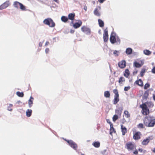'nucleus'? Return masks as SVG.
<instances>
[{
	"label": "nucleus",
	"mask_w": 155,
	"mask_h": 155,
	"mask_svg": "<svg viewBox=\"0 0 155 155\" xmlns=\"http://www.w3.org/2000/svg\"><path fill=\"white\" fill-rule=\"evenodd\" d=\"M92 145L96 148H99L100 146V143L98 141H95L92 143Z\"/></svg>",
	"instance_id": "17"
},
{
	"label": "nucleus",
	"mask_w": 155,
	"mask_h": 155,
	"mask_svg": "<svg viewBox=\"0 0 155 155\" xmlns=\"http://www.w3.org/2000/svg\"><path fill=\"white\" fill-rule=\"evenodd\" d=\"M153 99L155 101V95L153 96Z\"/></svg>",
	"instance_id": "58"
},
{
	"label": "nucleus",
	"mask_w": 155,
	"mask_h": 155,
	"mask_svg": "<svg viewBox=\"0 0 155 155\" xmlns=\"http://www.w3.org/2000/svg\"><path fill=\"white\" fill-rule=\"evenodd\" d=\"M43 43V42H40L39 43V46L40 47H41L42 46Z\"/></svg>",
	"instance_id": "48"
},
{
	"label": "nucleus",
	"mask_w": 155,
	"mask_h": 155,
	"mask_svg": "<svg viewBox=\"0 0 155 155\" xmlns=\"http://www.w3.org/2000/svg\"><path fill=\"white\" fill-rule=\"evenodd\" d=\"M107 122L109 124H110V126H111V125H113V124H112V123L110 122V120L109 119H107Z\"/></svg>",
	"instance_id": "46"
},
{
	"label": "nucleus",
	"mask_w": 155,
	"mask_h": 155,
	"mask_svg": "<svg viewBox=\"0 0 155 155\" xmlns=\"http://www.w3.org/2000/svg\"><path fill=\"white\" fill-rule=\"evenodd\" d=\"M150 86V84L149 83H146V89L147 88L149 87Z\"/></svg>",
	"instance_id": "47"
},
{
	"label": "nucleus",
	"mask_w": 155,
	"mask_h": 155,
	"mask_svg": "<svg viewBox=\"0 0 155 155\" xmlns=\"http://www.w3.org/2000/svg\"><path fill=\"white\" fill-rule=\"evenodd\" d=\"M137 71H134L133 73V74L134 75L135 74H136L137 73Z\"/></svg>",
	"instance_id": "55"
},
{
	"label": "nucleus",
	"mask_w": 155,
	"mask_h": 155,
	"mask_svg": "<svg viewBox=\"0 0 155 155\" xmlns=\"http://www.w3.org/2000/svg\"><path fill=\"white\" fill-rule=\"evenodd\" d=\"M49 48H46V49L45 50V52L46 54L48 53V52H49Z\"/></svg>",
	"instance_id": "44"
},
{
	"label": "nucleus",
	"mask_w": 155,
	"mask_h": 155,
	"mask_svg": "<svg viewBox=\"0 0 155 155\" xmlns=\"http://www.w3.org/2000/svg\"><path fill=\"white\" fill-rule=\"evenodd\" d=\"M153 136H150L149 137L147 138H146V143L147 142V143H149L150 140H151L153 139Z\"/></svg>",
	"instance_id": "35"
},
{
	"label": "nucleus",
	"mask_w": 155,
	"mask_h": 155,
	"mask_svg": "<svg viewBox=\"0 0 155 155\" xmlns=\"http://www.w3.org/2000/svg\"><path fill=\"white\" fill-rule=\"evenodd\" d=\"M113 92L114 94V96H119L118 91L117 89H114L113 90Z\"/></svg>",
	"instance_id": "34"
},
{
	"label": "nucleus",
	"mask_w": 155,
	"mask_h": 155,
	"mask_svg": "<svg viewBox=\"0 0 155 155\" xmlns=\"http://www.w3.org/2000/svg\"><path fill=\"white\" fill-rule=\"evenodd\" d=\"M154 104L151 102H146V115L149 113V110L148 108L152 107Z\"/></svg>",
	"instance_id": "4"
},
{
	"label": "nucleus",
	"mask_w": 155,
	"mask_h": 155,
	"mask_svg": "<svg viewBox=\"0 0 155 155\" xmlns=\"http://www.w3.org/2000/svg\"><path fill=\"white\" fill-rule=\"evenodd\" d=\"M13 106V105L12 104H9V106L8 107V110L10 111H12V107Z\"/></svg>",
	"instance_id": "36"
},
{
	"label": "nucleus",
	"mask_w": 155,
	"mask_h": 155,
	"mask_svg": "<svg viewBox=\"0 0 155 155\" xmlns=\"http://www.w3.org/2000/svg\"><path fill=\"white\" fill-rule=\"evenodd\" d=\"M61 21L64 22H67L68 20V18L67 17L64 16L61 17Z\"/></svg>",
	"instance_id": "29"
},
{
	"label": "nucleus",
	"mask_w": 155,
	"mask_h": 155,
	"mask_svg": "<svg viewBox=\"0 0 155 155\" xmlns=\"http://www.w3.org/2000/svg\"><path fill=\"white\" fill-rule=\"evenodd\" d=\"M118 118V116L117 115H115L113 117V121L115 122Z\"/></svg>",
	"instance_id": "37"
},
{
	"label": "nucleus",
	"mask_w": 155,
	"mask_h": 155,
	"mask_svg": "<svg viewBox=\"0 0 155 155\" xmlns=\"http://www.w3.org/2000/svg\"><path fill=\"white\" fill-rule=\"evenodd\" d=\"M110 134H111L112 133L115 132V130L114 129L113 127V125H111V126H110Z\"/></svg>",
	"instance_id": "31"
},
{
	"label": "nucleus",
	"mask_w": 155,
	"mask_h": 155,
	"mask_svg": "<svg viewBox=\"0 0 155 155\" xmlns=\"http://www.w3.org/2000/svg\"><path fill=\"white\" fill-rule=\"evenodd\" d=\"M141 133L139 131L136 132H134L133 131V139L135 140H138L140 139L141 138Z\"/></svg>",
	"instance_id": "7"
},
{
	"label": "nucleus",
	"mask_w": 155,
	"mask_h": 155,
	"mask_svg": "<svg viewBox=\"0 0 155 155\" xmlns=\"http://www.w3.org/2000/svg\"><path fill=\"white\" fill-rule=\"evenodd\" d=\"M125 148L129 151H133L134 154L137 155L138 153L137 150L136 149V146L134 143L129 142L126 143Z\"/></svg>",
	"instance_id": "1"
},
{
	"label": "nucleus",
	"mask_w": 155,
	"mask_h": 155,
	"mask_svg": "<svg viewBox=\"0 0 155 155\" xmlns=\"http://www.w3.org/2000/svg\"><path fill=\"white\" fill-rule=\"evenodd\" d=\"M119 101V96H114V98L113 101V104H116Z\"/></svg>",
	"instance_id": "19"
},
{
	"label": "nucleus",
	"mask_w": 155,
	"mask_h": 155,
	"mask_svg": "<svg viewBox=\"0 0 155 155\" xmlns=\"http://www.w3.org/2000/svg\"><path fill=\"white\" fill-rule=\"evenodd\" d=\"M9 5V2H5L0 6V10H2L7 7Z\"/></svg>",
	"instance_id": "12"
},
{
	"label": "nucleus",
	"mask_w": 155,
	"mask_h": 155,
	"mask_svg": "<svg viewBox=\"0 0 155 155\" xmlns=\"http://www.w3.org/2000/svg\"><path fill=\"white\" fill-rule=\"evenodd\" d=\"M75 16V14L74 13H70L68 15V19L73 20L74 19Z\"/></svg>",
	"instance_id": "18"
},
{
	"label": "nucleus",
	"mask_w": 155,
	"mask_h": 155,
	"mask_svg": "<svg viewBox=\"0 0 155 155\" xmlns=\"http://www.w3.org/2000/svg\"><path fill=\"white\" fill-rule=\"evenodd\" d=\"M145 72V69H142L140 73V75L141 77H143Z\"/></svg>",
	"instance_id": "38"
},
{
	"label": "nucleus",
	"mask_w": 155,
	"mask_h": 155,
	"mask_svg": "<svg viewBox=\"0 0 155 155\" xmlns=\"http://www.w3.org/2000/svg\"><path fill=\"white\" fill-rule=\"evenodd\" d=\"M124 114L125 115V117L127 118H128L130 117V115L129 114V113L128 111H127V110L124 111Z\"/></svg>",
	"instance_id": "33"
},
{
	"label": "nucleus",
	"mask_w": 155,
	"mask_h": 155,
	"mask_svg": "<svg viewBox=\"0 0 155 155\" xmlns=\"http://www.w3.org/2000/svg\"><path fill=\"white\" fill-rule=\"evenodd\" d=\"M125 80L124 78L122 77H121L119 78V79L118 82L120 84H122L123 82H124Z\"/></svg>",
	"instance_id": "28"
},
{
	"label": "nucleus",
	"mask_w": 155,
	"mask_h": 155,
	"mask_svg": "<svg viewBox=\"0 0 155 155\" xmlns=\"http://www.w3.org/2000/svg\"><path fill=\"white\" fill-rule=\"evenodd\" d=\"M53 0L56 2H58V0Z\"/></svg>",
	"instance_id": "56"
},
{
	"label": "nucleus",
	"mask_w": 155,
	"mask_h": 155,
	"mask_svg": "<svg viewBox=\"0 0 155 155\" xmlns=\"http://www.w3.org/2000/svg\"><path fill=\"white\" fill-rule=\"evenodd\" d=\"M135 83L136 84L141 87L143 86V82L140 79H139V80L136 81L135 82Z\"/></svg>",
	"instance_id": "16"
},
{
	"label": "nucleus",
	"mask_w": 155,
	"mask_h": 155,
	"mask_svg": "<svg viewBox=\"0 0 155 155\" xmlns=\"http://www.w3.org/2000/svg\"><path fill=\"white\" fill-rule=\"evenodd\" d=\"M120 38H119L118 37H117V39H116V42H118V43L119 44H120Z\"/></svg>",
	"instance_id": "45"
},
{
	"label": "nucleus",
	"mask_w": 155,
	"mask_h": 155,
	"mask_svg": "<svg viewBox=\"0 0 155 155\" xmlns=\"http://www.w3.org/2000/svg\"><path fill=\"white\" fill-rule=\"evenodd\" d=\"M121 130L123 135H124L127 132V128L123 125H121Z\"/></svg>",
	"instance_id": "13"
},
{
	"label": "nucleus",
	"mask_w": 155,
	"mask_h": 155,
	"mask_svg": "<svg viewBox=\"0 0 155 155\" xmlns=\"http://www.w3.org/2000/svg\"><path fill=\"white\" fill-rule=\"evenodd\" d=\"M43 23L50 27H54L55 26V23L51 18H47L43 21Z\"/></svg>",
	"instance_id": "3"
},
{
	"label": "nucleus",
	"mask_w": 155,
	"mask_h": 155,
	"mask_svg": "<svg viewBox=\"0 0 155 155\" xmlns=\"http://www.w3.org/2000/svg\"><path fill=\"white\" fill-rule=\"evenodd\" d=\"M130 75V72L128 69H126L124 74V76L126 78H128Z\"/></svg>",
	"instance_id": "26"
},
{
	"label": "nucleus",
	"mask_w": 155,
	"mask_h": 155,
	"mask_svg": "<svg viewBox=\"0 0 155 155\" xmlns=\"http://www.w3.org/2000/svg\"><path fill=\"white\" fill-rule=\"evenodd\" d=\"M144 89H145V85L144 86Z\"/></svg>",
	"instance_id": "61"
},
{
	"label": "nucleus",
	"mask_w": 155,
	"mask_h": 155,
	"mask_svg": "<svg viewBox=\"0 0 155 155\" xmlns=\"http://www.w3.org/2000/svg\"><path fill=\"white\" fill-rule=\"evenodd\" d=\"M16 94L18 97H23L24 95L23 92H21L19 91H17L16 92Z\"/></svg>",
	"instance_id": "32"
},
{
	"label": "nucleus",
	"mask_w": 155,
	"mask_h": 155,
	"mask_svg": "<svg viewBox=\"0 0 155 155\" xmlns=\"http://www.w3.org/2000/svg\"><path fill=\"white\" fill-rule=\"evenodd\" d=\"M33 100L34 98L32 97L31 96L28 101V104L29 107H31L32 106Z\"/></svg>",
	"instance_id": "20"
},
{
	"label": "nucleus",
	"mask_w": 155,
	"mask_h": 155,
	"mask_svg": "<svg viewBox=\"0 0 155 155\" xmlns=\"http://www.w3.org/2000/svg\"><path fill=\"white\" fill-rule=\"evenodd\" d=\"M98 0L99 2H100V3H102L105 0Z\"/></svg>",
	"instance_id": "50"
},
{
	"label": "nucleus",
	"mask_w": 155,
	"mask_h": 155,
	"mask_svg": "<svg viewBox=\"0 0 155 155\" xmlns=\"http://www.w3.org/2000/svg\"><path fill=\"white\" fill-rule=\"evenodd\" d=\"M49 42L48 41H47L46 42L45 44V46L48 45V44H49Z\"/></svg>",
	"instance_id": "52"
},
{
	"label": "nucleus",
	"mask_w": 155,
	"mask_h": 155,
	"mask_svg": "<svg viewBox=\"0 0 155 155\" xmlns=\"http://www.w3.org/2000/svg\"><path fill=\"white\" fill-rule=\"evenodd\" d=\"M104 152H106V150H104Z\"/></svg>",
	"instance_id": "64"
},
{
	"label": "nucleus",
	"mask_w": 155,
	"mask_h": 155,
	"mask_svg": "<svg viewBox=\"0 0 155 155\" xmlns=\"http://www.w3.org/2000/svg\"><path fill=\"white\" fill-rule=\"evenodd\" d=\"M153 54H155V52H154L153 53Z\"/></svg>",
	"instance_id": "63"
},
{
	"label": "nucleus",
	"mask_w": 155,
	"mask_h": 155,
	"mask_svg": "<svg viewBox=\"0 0 155 155\" xmlns=\"http://www.w3.org/2000/svg\"><path fill=\"white\" fill-rule=\"evenodd\" d=\"M82 23L81 21L79 20L78 22H76L73 24V27L75 28H77L80 27Z\"/></svg>",
	"instance_id": "10"
},
{
	"label": "nucleus",
	"mask_w": 155,
	"mask_h": 155,
	"mask_svg": "<svg viewBox=\"0 0 155 155\" xmlns=\"http://www.w3.org/2000/svg\"><path fill=\"white\" fill-rule=\"evenodd\" d=\"M81 31L87 35H89L91 33L90 29L85 26H83L81 28Z\"/></svg>",
	"instance_id": "8"
},
{
	"label": "nucleus",
	"mask_w": 155,
	"mask_h": 155,
	"mask_svg": "<svg viewBox=\"0 0 155 155\" xmlns=\"http://www.w3.org/2000/svg\"><path fill=\"white\" fill-rule=\"evenodd\" d=\"M84 9L85 11H86L87 9V7L86 6H84Z\"/></svg>",
	"instance_id": "54"
},
{
	"label": "nucleus",
	"mask_w": 155,
	"mask_h": 155,
	"mask_svg": "<svg viewBox=\"0 0 155 155\" xmlns=\"http://www.w3.org/2000/svg\"><path fill=\"white\" fill-rule=\"evenodd\" d=\"M151 71L153 73L155 74V66L152 69Z\"/></svg>",
	"instance_id": "43"
},
{
	"label": "nucleus",
	"mask_w": 155,
	"mask_h": 155,
	"mask_svg": "<svg viewBox=\"0 0 155 155\" xmlns=\"http://www.w3.org/2000/svg\"><path fill=\"white\" fill-rule=\"evenodd\" d=\"M19 8H20L22 11H25L27 10L26 7L21 3L20 4Z\"/></svg>",
	"instance_id": "30"
},
{
	"label": "nucleus",
	"mask_w": 155,
	"mask_h": 155,
	"mask_svg": "<svg viewBox=\"0 0 155 155\" xmlns=\"http://www.w3.org/2000/svg\"><path fill=\"white\" fill-rule=\"evenodd\" d=\"M116 34L113 32H112L110 38L111 43L112 44L115 43L116 42Z\"/></svg>",
	"instance_id": "6"
},
{
	"label": "nucleus",
	"mask_w": 155,
	"mask_h": 155,
	"mask_svg": "<svg viewBox=\"0 0 155 155\" xmlns=\"http://www.w3.org/2000/svg\"><path fill=\"white\" fill-rule=\"evenodd\" d=\"M65 140L69 144V145L71 146V147L72 148L75 150H76L78 148V146L77 144L71 140Z\"/></svg>",
	"instance_id": "5"
},
{
	"label": "nucleus",
	"mask_w": 155,
	"mask_h": 155,
	"mask_svg": "<svg viewBox=\"0 0 155 155\" xmlns=\"http://www.w3.org/2000/svg\"><path fill=\"white\" fill-rule=\"evenodd\" d=\"M81 155H85L84 154L81 153Z\"/></svg>",
	"instance_id": "62"
},
{
	"label": "nucleus",
	"mask_w": 155,
	"mask_h": 155,
	"mask_svg": "<svg viewBox=\"0 0 155 155\" xmlns=\"http://www.w3.org/2000/svg\"><path fill=\"white\" fill-rule=\"evenodd\" d=\"M132 50L130 48H127L126 51V54H132Z\"/></svg>",
	"instance_id": "25"
},
{
	"label": "nucleus",
	"mask_w": 155,
	"mask_h": 155,
	"mask_svg": "<svg viewBox=\"0 0 155 155\" xmlns=\"http://www.w3.org/2000/svg\"><path fill=\"white\" fill-rule=\"evenodd\" d=\"M74 30L71 29L70 30V32L71 34H73L74 33Z\"/></svg>",
	"instance_id": "51"
},
{
	"label": "nucleus",
	"mask_w": 155,
	"mask_h": 155,
	"mask_svg": "<svg viewBox=\"0 0 155 155\" xmlns=\"http://www.w3.org/2000/svg\"><path fill=\"white\" fill-rule=\"evenodd\" d=\"M151 54V52L148 50H146V55H149Z\"/></svg>",
	"instance_id": "41"
},
{
	"label": "nucleus",
	"mask_w": 155,
	"mask_h": 155,
	"mask_svg": "<svg viewBox=\"0 0 155 155\" xmlns=\"http://www.w3.org/2000/svg\"><path fill=\"white\" fill-rule=\"evenodd\" d=\"M32 110H31L28 109L26 111V115L27 117H29L31 115Z\"/></svg>",
	"instance_id": "24"
},
{
	"label": "nucleus",
	"mask_w": 155,
	"mask_h": 155,
	"mask_svg": "<svg viewBox=\"0 0 155 155\" xmlns=\"http://www.w3.org/2000/svg\"><path fill=\"white\" fill-rule=\"evenodd\" d=\"M130 88V87L129 86L127 87H125L124 88V90L126 91H128Z\"/></svg>",
	"instance_id": "40"
},
{
	"label": "nucleus",
	"mask_w": 155,
	"mask_h": 155,
	"mask_svg": "<svg viewBox=\"0 0 155 155\" xmlns=\"http://www.w3.org/2000/svg\"><path fill=\"white\" fill-rule=\"evenodd\" d=\"M142 144L143 145H145V139H144L142 142Z\"/></svg>",
	"instance_id": "49"
},
{
	"label": "nucleus",
	"mask_w": 155,
	"mask_h": 155,
	"mask_svg": "<svg viewBox=\"0 0 155 155\" xmlns=\"http://www.w3.org/2000/svg\"><path fill=\"white\" fill-rule=\"evenodd\" d=\"M98 21L100 27H103L104 26V21L100 19H98Z\"/></svg>",
	"instance_id": "22"
},
{
	"label": "nucleus",
	"mask_w": 155,
	"mask_h": 155,
	"mask_svg": "<svg viewBox=\"0 0 155 155\" xmlns=\"http://www.w3.org/2000/svg\"><path fill=\"white\" fill-rule=\"evenodd\" d=\"M101 8V7L100 6H98V8L97 7L95 9L94 12V13L95 15L98 17L100 16L101 13L98 10V9L99 10H100Z\"/></svg>",
	"instance_id": "11"
},
{
	"label": "nucleus",
	"mask_w": 155,
	"mask_h": 155,
	"mask_svg": "<svg viewBox=\"0 0 155 155\" xmlns=\"http://www.w3.org/2000/svg\"><path fill=\"white\" fill-rule=\"evenodd\" d=\"M104 97L106 98H109L110 96V94L109 91H106L104 92Z\"/></svg>",
	"instance_id": "27"
},
{
	"label": "nucleus",
	"mask_w": 155,
	"mask_h": 155,
	"mask_svg": "<svg viewBox=\"0 0 155 155\" xmlns=\"http://www.w3.org/2000/svg\"><path fill=\"white\" fill-rule=\"evenodd\" d=\"M143 99H144L145 98V97L144 96V95H143Z\"/></svg>",
	"instance_id": "59"
},
{
	"label": "nucleus",
	"mask_w": 155,
	"mask_h": 155,
	"mask_svg": "<svg viewBox=\"0 0 155 155\" xmlns=\"http://www.w3.org/2000/svg\"><path fill=\"white\" fill-rule=\"evenodd\" d=\"M143 53H144L145 54V53H146V52H145V50H144L143 51Z\"/></svg>",
	"instance_id": "60"
},
{
	"label": "nucleus",
	"mask_w": 155,
	"mask_h": 155,
	"mask_svg": "<svg viewBox=\"0 0 155 155\" xmlns=\"http://www.w3.org/2000/svg\"><path fill=\"white\" fill-rule=\"evenodd\" d=\"M155 125V117L153 116L146 115V126L153 127Z\"/></svg>",
	"instance_id": "2"
},
{
	"label": "nucleus",
	"mask_w": 155,
	"mask_h": 155,
	"mask_svg": "<svg viewBox=\"0 0 155 155\" xmlns=\"http://www.w3.org/2000/svg\"><path fill=\"white\" fill-rule=\"evenodd\" d=\"M114 54L116 56H117L118 55V52L116 50H115L114 51Z\"/></svg>",
	"instance_id": "42"
},
{
	"label": "nucleus",
	"mask_w": 155,
	"mask_h": 155,
	"mask_svg": "<svg viewBox=\"0 0 155 155\" xmlns=\"http://www.w3.org/2000/svg\"><path fill=\"white\" fill-rule=\"evenodd\" d=\"M140 107L142 108L141 112L142 114L144 115V113L145 112V103H143V104L140 105Z\"/></svg>",
	"instance_id": "15"
},
{
	"label": "nucleus",
	"mask_w": 155,
	"mask_h": 155,
	"mask_svg": "<svg viewBox=\"0 0 155 155\" xmlns=\"http://www.w3.org/2000/svg\"><path fill=\"white\" fill-rule=\"evenodd\" d=\"M138 151L140 152H142L143 151V149L142 148H139Z\"/></svg>",
	"instance_id": "53"
},
{
	"label": "nucleus",
	"mask_w": 155,
	"mask_h": 155,
	"mask_svg": "<svg viewBox=\"0 0 155 155\" xmlns=\"http://www.w3.org/2000/svg\"><path fill=\"white\" fill-rule=\"evenodd\" d=\"M21 3L19 2L15 1L14 2L13 5L15 7L18 8H19Z\"/></svg>",
	"instance_id": "21"
},
{
	"label": "nucleus",
	"mask_w": 155,
	"mask_h": 155,
	"mask_svg": "<svg viewBox=\"0 0 155 155\" xmlns=\"http://www.w3.org/2000/svg\"><path fill=\"white\" fill-rule=\"evenodd\" d=\"M119 66L121 68H124L126 66V63L124 60H123L118 63Z\"/></svg>",
	"instance_id": "14"
},
{
	"label": "nucleus",
	"mask_w": 155,
	"mask_h": 155,
	"mask_svg": "<svg viewBox=\"0 0 155 155\" xmlns=\"http://www.w3.org/2000/svg\"><path fill=\"white\" fill-rule=\"evenodd\" d=\"M143 64H140L139 63H138L137 61H135L134 63V66L136 68H140V67Z\"/></svg>",
	"instance_id": "23"
},
{
	"label": "nucleus",
	"mask_w": 155,
	"mask_h": 155,
	"mask_svg": "<svg viewBox=\"0 0 155 155\" xmlns=\"http://www.w3.org/2000/svg\"><path fill=\"white\" fill-rule=\"evenodd\" d=\"M103 39L104 42H107L108 39V30L106 28L104 31L103 34Z\"/></svg>",
	"instance_id": "9"
},
{
	"label": "nucleus",
	"mask_w": 155,
	"mask_h": 155,
	"mask_svg": "<svg viewBox=\"0 0 155 155\" xmlns=\"http://www.w3.org/2000/svg\"><path fill=\"white\" fill-rule=\"evenodd\" d=\"M153 151L154 153H155V147L154 148Z\"/></svg>",
	"instance_id": "57"
},
{
	"label": "nucleus",
	"mask_w": 155,
	"mask_h": 155,
	"mask_svg": "<svg viewBox=\"0 0 155 155\" xmlns=\"http://www.w3.org/2000/svg\"><path fill=\"white\" fill-rule=\"evenodd\" d=\"M137 127L139 128H143V126L142 124H139L137 125Z\"/></svg>",
	"instance_id": "39"
}]
</instances>
